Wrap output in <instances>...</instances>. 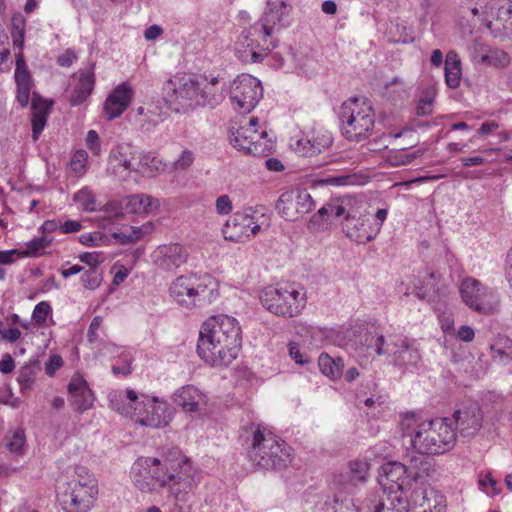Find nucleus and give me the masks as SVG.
I'll list each match as a JSON object with an SVG mask.
<instances>
[{
  "label": "nucleus",
  "mask_w": 512,
  "mask_h": 512,
  "mask_svg": "<svg viewBox=\"0 0 512 512\" xmlns=\"http://www.w3.org/2000/svg\"><path fill=\"white\" fill-rule=\"evenodd\" d=\"M241 343L238 321L228 315H216L202 324L197 352L211 366H228L237 357Z\"/></svg>",
  "instance_id": "f257e3e1"
},
{
  "label": "nucleus",
  "mask_w": 512,
  "mask_h": 512,
  "mask_svg": "<svg viewBox=\"0 0 512 512\" xmlns=\"http://www.w3.org/2000/svg\"><path fill=\"white\" fill-rule=\"evenodd\" d=\"M403 436L410 438L412 447L420 454L438 455L450 451L457 434L448 418L422 420L415 413H407L401 421Z\"/></svg>",
  "instance_id": "f03ea898"
},
{
  "label": "nucleus",
  "mask_w": 512,
  "mask_h": 512,
  "mask_svg": "<svg viewBox=\"0 0 512 512\" xmlns=\"http://www.w3.org/2000/svg\"><path fill=\"white\" fill-rule=\"evenodd\" d=\"M110 405L118 413L149 428L166 427L172 420L168 403L159 401L156 397L146 395L139 397L132 389L111 394Z\"/></svg>",
  "instance_id": "7ed1b4c3"
},
{
  "label": "nucleus",
  "mask_w": 512,
  "mask_h": 512,
  "mask_svg": "<svg viewBox=\"0 0 512 512\" xmlns=\"http://www.w3.org/2000/svg\"><path fill=\"white\" fill-rule=\"evenodd\" d=\"M383 471L385 480L392 482V488L408 494L415 504L424 506L426 491L431 489L429 482L436 473L432 462L412 458L409 464L388 463Z\"/></svg>",
  "instance_id": "20e7f679"
},
{
  "label": "nucleus",
  "mask_w": 512,
  "mask_h": 512,
  "mask_svg": "<svg viewBox=\"0 0 512 512\" xmlns=\"http://www.w3.org/2000/svg\"><path fill=\"white\" fill-rule=\"evenodd\" d=\"M149 466L156 488L168 487L175 502L187 501V495L198 482L197 472L189 460H181L177 468H169L166 462L162 463L159 459L156 463H149Z\"/></svg>",
  "instance_id": "39448f33"
},
{
  "label": "nucleus",
  "mask_w": 512,
  "mask_h": 512,
  "mask_svg": "<svg viewBox=\"0 0 512 512\" xmlns=\"http://www.w3.org/2000/svg\"><path fill=\"white\" fill-rule=\"evenodd\" d=\"M248 457L255 466L266 470L282 469L290 462L285 442L259 426L253 431Z\"/></svg>",
  "instance_id": "423d86ee"
},
{
  "label": "nucleus",
  "mask_w": 512,
  "mask_h": 512,
  "mask_svg": "<svg viewBox=\"0 0 512 512\" xmlns=\"http://www.w3.org/2000/svg\"><path fill=\"white\" fill-rule=\"evenodd\" d=\"M360 344L359 354L387 355L391 359L390 362L400 368L416 366L420 361L418 349L401 336L386 342L383 335L369 332L363 335Z\"/></svg>",
  "instance_id": "0eeeda50"
},
{
  "label": "nucleus",
  "mask_w": 512,
  "mask_h": 512,
  "mask_svg": "<svg viewBox=\"0 0 512 512\" xmlns=\"http://www.w3.org/2000/svg\"><path fill=\"white\" fill-rule=\"evenodd\" d=\"M170 296L186 308L203 307L217 296L213 279L209 275L186 274L177 277L169 287Z\"/></svg>",
  "instance_id": "6e6552de"
},
{
  "label": "nucleus",
  "mask_w": 512,
  "mask_h": 512,
  "mask_svg": "<svg viewBox=\"0 0 512 512\" xmlns=\"http://www.w3.org/2000/svg\"><path fill=\"white\" fill-rule=\"evenodd\" d=\"M357 201L350 197L340 199L339 206L335 208V217H343L342 230L346 237L358 243L365 244L373 240L380 230V225L373 226V219L361 214Z\"/></svg>",
  "instance_id": "1a4fd4ad"
},
{
  "label": "nucleus",
  "mask_w": 512,
  "mask_h": 512,
  "mask_svg": "<svg viewBox=\"0 0 512 512\" xmlns=\"http://www.w3.org/2000/svg\"><path fill=\"white\" fill-rule=\"evenodd\" d=\"M339 120L343 135L351 141L368 137L375 122L371 106L356 97L341 105Z\"/></svg>",
  "instance_id": "9d476101"
},
{
  "label": "nucleus",
  "mask_w": 512,
  "mask_h": 512,
  "mask_svg": "<svg viewBox=\"0 0 512 512\" xmlns=\"http://www.w3.org/2000/svg\"><path fill=\"white\" fill-rule=\"evenodd\" d=\"M262 305L271 313L282 317L298 316L305 308V292L293 284L268 286L260 294Z\"/></svg>",
  "instance_id": "9b49d317"
},
{
  "label": "nucleus",
  "mask_w": 512,
  "mask_h": 512,
  "mask_svg": "<svg viewBox=\"0 0 512 512\" xmlns=\"http://www.w3.org/2000/svg\"><path fill=\"white\" fill-rule=\"evenodd\" d=\"M97 492L94 478L83 481L73 478L58 485L57 497L67 512H88L93 506Z\"/></svg>",
  "instance_id": "f8f14e48"
},
{
  "label": "nucleus",
  "mask_w": 512,
  "mask_h": 512,
  "mask_svg": "<svg viewBox=\"0 0 512 512\" xmlns=\"http://www.w3.org/2000/svg\"><path fill=\"white\" fill-rule=\"evenodd\" d=\"M462 301L473 311L490 315L499 311L500 298L495 290L488 289L480 281L466 277L459 286Z\"/></svg>",
  "instance_id": "ddd939ff"
},
{
  "label": "nucleus",
  "mask_w": 512,
  "mask_h": 512,
  "mask_svg": "<svg viewBox=\"0 0 512 512\" xmlns=\"http://www.w3.org/2000/svg\"><path fill=\"white\" fill-rule=\"evenodd\" d=\"M253 29L254 24L241 33L236 43V56L244 63L263 61L268 52L278 44L276 38H270L262 31L254 33Z\"/></svg>",
  "instance_id": "4468645a"
},
{
  "label": "nucleus",
  "mask_w": 512,
  "mask_h": 512,
  "mask_svg": "<svg viewBox=\"0 0 512 512\" xmlns=\"http://www.w3.org/2000/svg\"><path fill=\"white\" fill-rule=\"evenodd\" d=\"M164 91L172 102L178 105L184 112L198 107V78L190 74H177L167 80L163 86Z\"/></svg>",
  "instance_id": "2eb2a0df"
},
{
  "label": "nucleus",
  "mask_w": 512,
  "mask_h": 512,
  "mask_svg": "<svg viewBox=\"0 0 512 512\" xmlns=\"http://www.w3.org/2000/svg\"><path fill=\"white\" fill-rule=\"evenodd\" d=\"M263 96L260 80L241 74L230 85V100L234 109L243 113L251 112Z\"/></svg>",
  "instance_id": "dca6fc26"
},
{
  "label": "nucleus",
  "mask_w": 512,
  "mask_h": 512,
  "mask_svg": "<svg viewBox=\"0 0 512 512\" xmlns=\"http://www.w3.org/2000/svg\"><path fill=\"white\" fill-rule=\"evenodd\" d=\"M292 10L289 0H267L262 17L254 23V33L262 31L266 36L275 38V34L291 24Z\"/></svg>",
  "instance_id": "f3484780"
},
{
  "label": "nucleus",
  "mask_w": 512,
  "mask_h": 512,
  "mask_svg": "<svg viewBox=\"0 0 512 512\" xmlns=\"http://www.w3.org/2000/svg\"><path fill=\"white\" fill-rule=\"evenodd\" d=\"M230 142L239 151L254 156H266L273 147L265 131L258 133L257 129L247 127H239L236 132L231 131Z\"/></svg>",
  "instance_id": "a211bd4d"
},
{
  "label": "nucleus",
  "mask_w": 512,
  "mask_h": 512,
  "mask_svg": "<svg viewBox=\"0 0 512 512\" xmlns=\"http://www.w3.org/2000/svg\"><path fill=\"white\" fill-rule=\"evenodd\" d=\"M230 142L239 151L254 156H266L273 147L265 131L258 133L257 129L247 127H239L236 132L231 131Z\"/></svg>",
  "instance_id": "6ab92c4d"
},
{
  "label": "nucleus",
  "mask_w": 512,
  "mask_h": 512,
  "mask_svg": "<svg viewBox=\"0 0 512 512\" xmlns=\"http://www.w3.org/2000/svg\"><path fill=\"white\" fill-rule=\"evenodd\" d=\"M230 142L239 151L254 156H266L273 147L265 131L258 133L257 129L247 127H239L236 132L231 131Z\"/></svg>",
  "instance_id": "aec40b11"
},
{
  "label": "nucleus",
  "mask_w": 512,
  "mask_h": 512,
  "mask_svg": "<svg viewBox=\"0 0 512 512\" xmlns=\"http://www.w3.org/2000/svg\"><path fill=\"white\" fill-rule=\"evenodd\" d=\"M254 214L255 211L252 208L234 213L222 229L224 238L233 242H242L246 238L256 235L261 230V226L256 221Z\"/></svg>",
  "instance_id": "412c9836"
},
{
  "label": "nucleus",
  "mask_w": 512,
  "mask_h": 512,
  "mask_svg": "<svg viewBox=\"0 0 512 512\" xmlns=\"http://www.w3.org/2000/svg\"><path fill=\"white\" fill-rule=\"evenodd\" d=\"M141 163V161L136 162V149L130 144H120L115 146L110 152L107 172L119 180H124L130 172L142 171Z\"/></svg>",
  "instance_id": "4be33fe9"
},
{
  "label": "nucleus",
  "mask_w": 512,
  "mask_h": 512,
  "mask_svg": "<svg viewBox=\"0 0 512 512\" xmlns=\"http://www.w3.org/2000/svg\"><path fill=\"white\" fill-rule=\"evenodd\" d=\"M383 486L382 496H374L370 499L371 512H410L411 509L419 506L408 494L392 488V482L385 480Z\"/></svg>",
  "instance_id": "5701e85b"
},
{
  "label": "nucleus",
  "mask_w": 512,
  "mask_h": 512,
  "mask_svg": "<svg viewBox=\"0 0 512 512\" xmlns=\"http://www.w3.org/2000/svg\"><path fill=\"white\" fill-rule=\"evenodd\" d=\"M452 417L456 434L464 439L475 437L483 426V411L476 403L457 409Z\"/></svg>",
  "instance_id": "b1692460"
},
{
  "label": "nucleus",
  "mask_w": 512,
  "mask_h": 512,
  "mask_svg": "<svg viewBox=\"0 0 512 512\" xmlns=\"http://www.w3.org/2000/svg\"><path fill=\"white\" fill-rule=\"evenodd\" d=\"M333 142L331 133L323 128H314L305 137L296 141L293 148L303 157H313L326 151Z\"/></svg>",
  "instance_id": "393cba45"
},
{
  "label": "nucleus",
  "mask_w": 512,
  "mask_h": 512,
  "mask_svg": "<svg viewBox=\"0 0 512 512\" xmlns=\"http://www.w3.org/2000/svg\"><path fill=\"white\" fill-rule=\"evenodd\" d=\"M133 97V90L127 83H122L112 90L105 100L103 112L109 121L118 118L128 108Z\"/></svg>",
  "instance_id": "a878e982"
},
{
  "label": "nucleus",
  "mask_w": 512,
  "mask_h": 512,
  "mask_svg": "<svg viewBox=\"0 0 512 512\" xmlns=\"http://www.w3.org/2000/svg\"><path fill=\"white\" fill-rule=\"evenodd\" d=\"M187 252L180 244L158 247L152 257L155 265L165 271H173L187 261Z\"/></svg>",
  "instance_id": "bb28decb"
},
{
  "label": "nucleus",
  "mask_w": 512,
  "mask_h": 512,
  "mask_svg": "<svg viewBox=\"0 0 512 512\" xmlns=\"http://www.w3.org/2000/svg\"><path fill=\"white\" fill-rule=\"evenodd\" d=\"M69 401L72 408L84 412L93 405V393L86 380L78 373L74 374L68 384Z\"/></svg>",
  "instance_id": "cd10ccee"
},
{
  "label": "nucleus",
  "mask_w": 512,
  "mask_h": 512,
  "mask_svg": "<svg viewBox=\"0 0 512 512\" xmlns=\"http://www.w3.org/2000/svg\"><path fill=\"white\" fill-rule=\"evenodd\" d=\"M156 462H158V458L141 457L132 465L131 477L135 487L141 492L152 493L156 490L151 472H149V463L153 464Z\"/></svg>",
  "instance_id": "c85d7f7f"
},
{
  "label": "nucleus",
  "mask_w": 512,
  "mask_h": 512,
  "mask_svg": "<svg viewBox=\"0 0 512 512\" xmlns=\"http://www.w3.org/2000/svg\"><path fill=\"white\" fill-rule=\"evenodd\" d=\"M173 402L187 413H196L206 404V397L198 388L186 385L173 394Z\"/></svg>",
  "instance_id": "c756f323"
},
{
  "label": "nucleus",
  "mask_w": 512,
  "mask_h": 512,
  "mask_svg": "<svg viewBox=\"0 0 512 512\" xmlns=\"http://www.w3.org/2000/svg\"><path fill=\"white\" fill-rule=\"evenodd\" d=\"M472 52V60L481 64L503 68L510 62L508 53L498 48H488L483 44L475 42Z\"/></svg>",
  "instance_id": "7c9ffc66"
},
{
  "label": "nucleus",
  "mask_w": 512,
  "mask_h": 512,
  "mask_svg": "<svg viewBox=\"0 0 512 512\" xmlns=\"http://www.w3.org/2000/svg\"><path fill=\"white\" fill-rule=\"evenodd\" d=\"M198 84V106L214 108L224 99L223 90L218 87L219 79L217 77H212L210 80L200 77Z\"/></svg>",
  "instance_id": "2f4dec72"
},
{
  "label": "nucleus",
  "mask_w": 512,
  "mask_h": 512,
  "mask_svg": "<svg viewBox=\"0 0 512 512\" xmlns=\"http://www.w3.org/2000/svg\"><path fill=\"white\" fill-rule=\"evenodd\" d=\"M79 80L74 87L69 102L72 106L82 104L92 93L95 85L94 64L89 68L80 70Z\"/></svg>",
  "instance_id": "473e14b6"
},
{
  "label": "nucleus",
  "mask_w": 512,
  "mask_h": 512,
  "mask_svg": "<svg viewBox=\"0 0 512 512\" xmlns=\"http://www.w3.org/2000/svg\"><path fill=\"white\" fill-rule=\"evenodd\" d=\"M31 108L32 137L34 140H37L46 125L50 106L40 96L33 94Z\"/></svg>",
  "instance_id": "72a5a7b5"
},
{
  "label": "nucleus",
  "mask_w": 512,
  "mask_h": 512,
  "mask_svg": "<svg viewBox=\"0 0 512 512\" xmlns=\"http://www.w3.org/2000/svg\"><path fill=\"white\" fill-rule=\"evenodd\" d=\"M275 208L278 214L288 221H295L299 217L297 206V191L288 190L278 198Z\"/></svg>",
  "instance_id": "f704fd0d"
},
{
  "label": "nucleus",
  "mask_w": 512,
  "mask_h": 512,
  "mask_svg": "<svg viewBox=\"0 0 512 512\" xmlns=\"http://www.w3.org/2000/svg\"><path fill=\"white\" fill-rule=\"evenodd\" d=\"M462 70L458 54L451 50L445 59V81L449 88L456 89L461 82Z\"/></svg>",
  "instance_id": "c9c22d12"
},
{
  "label": "nucleus",
  "mask_w": 512,
  "mask_h": 512,
  "mask_svg": "<svg viewBox=\"0 0 512 512\" xmlns=\"http://www.w3.org/2000/svg\"><path fill=\"white\" fill-rule=\"evenodd\" d=\"M159 207V201L146 194H135L127 199L126 208L132 213H149Z\"/></svg>",
  "instance_id": "e433bc0d"
},
{
  "label": "nucleus",
  "mask_w": 512,
  "mask_h": 512,
  "mask_svg": "<svg viewBox=\"0 0 512 512\" xmlns=\"http://www.w3.org/2000/svg\"><path fill=\"white\" fill-rule=\"evenodd\" d=\"M321 372L330 379H339L343 375L344 362L340 357L333 358L327 353H321L318 358Z\"/></svg>",
  "instance_id": "4c0bfd02"
},
{
  "label": "nucleus",
  "mask_w": 512,
  "mask_h": 512,
  "mask_svg": "<svg viewBox=\"0 0 512 512\" xmlns=\"http://www.w3.org/2000/svg\"><path fill=\"white\" fill-rule=\"evenodd\" d=\"M340 199L327 203L315 213L308 222V229L313 231L323 230L330 217L335 216V208L339 206Z\"/></svg>",
  "instance_id": "58836bf2"
},
{
  "label": "nucleus",
  "mask_w": 512,
  "mask_h": 512,
  "mask_svg": "<svg viewBox=\"0 0 512 512\" xmlns=\"http://www.w3.org/2000/svg\"><path fill=\"white\" fill-rule=\"evenodd\" d=\"M494 357L507 363L512 359V340L505 335H498L495 342L491 345Z\"/></svg>",
  "instance_id": "ea45409f"
},
{
  "label": "nucleus",
  "mask_w": 512,
  "mask_h": 512,
  "mask_svg": "<svg viewBox=\"0 0 512 512\" xmlns=\"http://www.w3.org/2000/svg\"><path fill=\"white\" fill-rule=\"evenodd\" d=\"M424 512H445L446 511V498L445 496L434 490L426 491L425 504L423 506Z\"/></svg>",
  "instance_id": "a19ab883"
},
{
  "label": "nucleus",
  "mask_w": 512,
  "mask_h": 512,
  "mask_svg": "<svg viewBox=\"0 0 512 512\" xmlns=\"http://www.w3.org/2000/svg\"><path fill=\"white\" fill-rule=\"evenodd\" d=\"M26 445V437L23 429L18 428L6 435V446L15 454H22Z\"/></svg>",
  "instance_id": "79ce46f5"
},
{
  "label": "nucleus",
  "mask_w": 512,
  "mask_h": 512,
  "mask_svg": "<svg viewBox=\"0 0 512 512\" xmlns=\"http://www.w3.org/2000/svg\"><path fill=\"white\" fill-rule=\"evenodd\" d=\"M436 88L434 86L426 87L422 90L418 105L417 114L420 116L430 115L432 113V105L436 96Z\"/></svg>",
  "instance_id": "37998d69"
},
{
  "label": "nucleus",
  "mask_w": 512,
  "mask_h": 512,
  "mask_svg": "<svg viewBox=\"0 0 512 512\" xmlns=\"http://www.w3.org/2000/svg\"><path fill=\"white\" fill-rule=\"evenodd\" d=\"M368 471V464L362 461H353L349 464V484L356 486L359 483L366 481V475Z\"/></svg>",
  "instance_id": "c03bdc74"
},
{
  "label": "nucleus",
  "mask_w": 512,
  "mask_h": 512,
  "mask_svg": "<svg viewBox=\"0 0 512 512\" xmlns=\"http://www.w3.org/2000/svg\"><path fill=\"white\" fill-rule=\"evenodd\" d=\"M73 200L78 203L84 211L93 212L98 209L96 205V198L87 187L77 191L73 196Z\"/></svg>",
  "instance_id": "a18cd8bd"
},
{
  "label": "nucleus",
  "mask_w": 512,
  "mask_h": 512,
  "mask_svg": "<svg viewBox=\"0 0 512 512\" xmlns=\"http://www.w3.org/2000/svg\"><path fill=\"white\" fill-rule=\"evenodd\" d=\"M36 372L33 366L25 365L21 367L17 378L20 391L24 394L32 389L35 382Z\"/></svg>",
  "instance_id": "49530a36"
},
{
  "label": "nucleus",
  "mask_w": 512,
  "mask_h": 512,
  "mask_svg": "<svg viewBox=\"0 0 512 512\" xmlns=\"http://www.w3.org/2000/svg\"><path fill=\"white\" fill-rule=\"evenodd\" d=\"M15 81L17 85L31 86V76L22 53L16 55Z\"/></svg>",
  "instance_id": "de8ad7c7"
},
{
  "label": "nucleus",
  "mask_w": 512,
  "mask_h": 512,
  "mask_svg": "<svg viewBox=\"0 0 512 512\" xmlns=\"http://www.w3.org/2000/svg\"><path fill=\"white\" fill-rule=\"evenodd\" d=\"M102 279V273L99 271L98 267H89V269L81 275L83 285L89 290L98 288Z\"/></svg>",
  "instance_id": "09e8293b"
},
{
  "label": "nucleus",
  "mask_w": 512,
  "mask_h": 512,
  "mask_svg": "<svg viewBox=\"0 0 512 512\" xmlns=\"http://www.w3.org/2000/svg\"><path fill=\"white\" fill-rule=\"evenodd\" d=\"M297 206L299 216L311 212L315 208V201L306 189H297Z\"/></svg>",
  "instance_id": "8fccbe9b"
},
{
  "label": "nucleus",
  "mask_w": 512,
  "mask_h": 512,
  "mask_svg": "<svg viewBox=\"0 0 512 512\" xmlns=\"http://www.w3.org/2000/svg\"><path fill=\"white\" fill-rule=\"evenodd\" d=\"M318 184L323 186H347L355 183V176L349 174H340L336 176H328L316 181Z\"/></svg>",
  "instance_id": "3c124183"
},
{
  "label": "nucleus",
  "mask_w": 512,
  "mask_h": 512,
  "mask_svg": "<svg viewBox=\"0 0 512 512\" xmlns=\"http://www.w3.org/2000/svg\"><path fill=\"white\" fill-rule=\"evenodd\" d=\"M51 243V239L47 237H38L27 242V249L22 251L21 256H36L38 252L46 247H48Z\"/></svg>",
  "instance_id": "603ef678"
},
{
  "label": "nucleus",
  "mask_w": 512,
  "mask_h": 512,
  "mask_svg": "<svg viewBox=\"0 0 512 512\" xmlns=\"http://www.w3.org/2000/svg\"><path fill=\"white\" fill-rule=\"evenodd\" d=\"M195 155L191 150L185 149L181 152L178 158L172 163V168L175 171H185L193 164Z\"/></svg>",
  "instance_id": "864d4df0"
},
{
  "label": "nucleus",
  "mask_w": 512,
  "mask_h": 512,
  "mask_svg": "<svg viewBox=\"0 0 512 512\" xmlns=\"http://www.w3.org/2000/svg\"><path fill=\"white\" fill-rule=\"evenodd\" d=\"M11 35L13 38V44L20 49L24 42V22L21 19H13Z\"/></svg>",
  "instance_id": "5fc2aeb1"
},
{
  "label": "nucleus",
  "mask_w": 512,
  "mask_h": 512,
  "mask_svg": "<svg viewBox=\"0 0 512 512\" xmlns=\"http://www.w3.org/2000/svg\"><path fill=\"white\" fill-rule=\"evenodd\" d=\"M50 312V304L48 302L42 301L35 306L34 311L32 313V318L36 323L42 324L47 320V317L50 314Z\"/></svg>",
  "instance_id": "6e6d98bb"
},
{
  "label": "nucleus",
  "mask_w": 512,
  "mask_h": 512,
  "mask_svg": "<svg viewBox=\"0 0 512 512\" xmlns=\"http://www.w3.org/2000/svg\"><path fill=\"white\" fill-rule=\"evenodd\" d=\"M87 152L84 150H78L74 153L71 159V168L77 174H83L85 172V162L87 160Z\"/></svg>",
  "instance_id": "4d7b16f0"
},
{
  "label": "nucleus",
  "mask_w": 512,
  "mask_h": 512,
  "mask_svg": "<svg viewBox=\"0 0 512 512\" xmlns=\"http://www.w3.org/2000/svg\"><path fill=\"white\" fill-rule=\"evenodd\" d=\"M297 333L300 334L302 337L309 338L312 342L318 341L325 334V332L320 328L306 325H301L298 328Z\"/></svg>",
  "instance_id": "13d9d810"
},
{
  "label": "nucleus",
  "mask_w": 512,
  "mask_h": 512,
  "mask_svg": "<svg viewBox=\"0 0 512 512\" xmlns=\"http://www.w3.org/2000/svg\"><path fill=\"white\" fill-rule=\"evenodd\" d=\"M289 356L296 364L304 365L310 363V358L301 353L300 347L295 342H290L288 345Z\"/></svg>",
  "instance_id": "bf43d9fd"
},
{
  "label": "nucleus",
  "mask_w": 512,
  "mask_h": 512,
  "mask_svg": "<svg viewBox=\"0 0 512 512\" xmlns=\"http://www.w3.org/2000/svg\"><path fill=\"white\" fill-rule=\"evenodd\" d=\"M86 146L96 156L101 153V144L98 133L95 130H89L86 137Z\"/></svg>",
  "instance_id": "052dcab7"
},
{
  "label": "nucleus",
  "mask_w": 512,
  "mask_h": 512,
  "mask_svg": "<svg viewBox=\"0 0 512 512\" xmlns=\"http://www.w3.org/2000/svg\"><path fill=\"white\" fill-rule=\"evenodd\" d=\"M216 211L220 215H227L232 211V202L228 195H221L217 198Z\"/></svg>",
  "instance_id": "680f3d73"
},
{
  "label": "nucleus",
  "mask_w": 512,
  "mask_h": 512,
  "mask_svg": "<svg viewBox=\"0 0 512 512\" xmlns=\"http://www.w3.org/2000/svg\"><path fill=\"white\" fill-rule=\"evenodd\" d=\"M21 336V332L17 328L6 329L2 321H0V338L11 343L17 341Z\"/></svg>",
  "instance_id": "e2e57ef3"
},
{
  "label": "nucleus",
  "mask_w": 512,
  "mask_h": 512,
  "mask_svg": "<svg viewBox=\"0 0 512 512\" xmlns=\"http://www.w3.org/2000/svg\"><path fill=\"white\" fill-rule=\"evenodd\" d=\"M63 359L60 355H52L45 364V372L49 376H53L55 372L63 366Z\"/></svg>",
  "instance_id": "0e129e2a"
},
{
  "label": "nucleus",
  "mask_w": 512,
  "mask_h": 512,
  "mask_svg": "<svg viewBox=\"0 0 512 512\" xmlns=\"http://www.w3.org/2000/svg\"><path fill=\"white\" fill-rule=\"evenodd\" d=\"M335 502L337 504L341 502L340 508H337L335 512H361L352 500L342 499L340 494H335Z\"/></svg>",
  "instance_id": "69168bd1"
},
{
  "label": "nucleus",
  "mask_w": 512,
  "mask_h": 512,
  "mask_svg": "<svg viewBox=\"0 0 512 512\" xmlns=\"http://www.w3.org/2000/svg\"><path fill=\"white\" fill-rule=\"evenodd\" d=\"M102 236L99 232L94 233H84L80 235L79 241L81 244L85 246H97L101 241Z\"/></svg>",
  "instance_id": "338daca9"
},
{
  "label": "nucleus",
  "mask_w": 512,
  "mask_h": 512,
  "mask_svg": "<svg viewBox=\"0 0 512 512\" xmlns=\"http://www.w3.org/2000/svg\"><path fill=\"white\" fill-rule=\"evenodd\" d=\"M30 90H31V86L17 85L16 99L22 107L27 106V104L29 102Z\"/></svg>",
  "instance_id": "774afa93"
}]
</instances>
